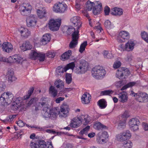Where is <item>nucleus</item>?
Instances as JSON below:
<instances>
[{"instance_id":"f257e3e1","label":"nucleus","mask_w":148,"mask_h":148,"mask_svg":"<svg viewBox=\"0 0 148 148\" xmlns=\"http://www.w3.org/2000/svg\"><path fill=\"white\" fill-rule=\"evenodd\" d=\"M69 108L66 105H63L61 107L60 112L58 108H54L49 109V112L43 113V117L50 118L51 119L56 118L59 115L60 116L66 117V114L69 112Z\"/></svg>"},{"instance_id":"f03ea898","label":"nucleus","mask_w":148,"mask_h":148,"mask_svg":"<svg viewBox=\"0 0 148 148\" xmlns=\"http://www.w3.org/2000/svg\"><path fill=\"white\" fill-rule=\"evenodd\" d=\"M106 74V71L102 66L99 65L95 66L92 69V76L97 79H101Z\"/></svg>"},{"instance_id":"7ed1b4c3","label":"nucleus","mask_w":148,"mask_h":148,"mask_svg":"<svg viewBox=\"0 0 148 148\" xmlns=\"http://www.w3.org/2000/svg\"><path fill=\"white\" fill-rule=\"evenodd\" d=\"M79 62V64L78 63V64L75 66V72L79 74L84 73L88 70V63L84 60H82Z\"/></svg>"},{"instance_id":"20e7f679","label":"nucleus","mask_w":148,"mask_h":148,"mask_svg":"<svg viewBox=\"0 0 148 148\" xmlns=\"http://www.w3.org/2000/svg\"><path fill=\"white\" fill-rule=\"evenodd\" d=\"M61 19H53L49 20L48 23L49 29L51 31H55L58 30L61 25Z\"/></svg>"},{"instance_id":"39448f33","label":"nucleus","mask_w":148,"mask_h":148,"mask_svg":"<svg viewBox=\"0 0 148 148\" xmlns=\"http://www.w3.org/2000/svg\"><path fill=\"white\" fill-rule=\"evenodd\" d=\"M131 136V134L129 130H127L122 133H120L116 136L117 140L119 141H125L129 139Z\"/></svg>"},{"instance_id":"423d86ee","label":"nucleus","mask_w":148,"mask_h":148,"mask_svg":"<svg viewBox=\"0 0 148 148\" xmlns=\"http://www.w3.org/2000/svg\"><path fill=\"white\" fill-rule=\"evenodd\" d=\"M0 97L3 103H10L12 101L14 96L11 92H5L2 94Z\"/></svg>"},{"instance_id":"0eeeda50","label":"nucleus","mask_w":148,"mask_h":148,"mask_svg":"<svg viewBox=\"0 0 148 148\" xmlns=\"http://www.w3.org/2000/svg\"><path fill=\"white\" fill-rule=\"evenodd\" d=\"M130 73V72L129 70L123 68V69L119 68L117 70L116 73V77L120 79H123L125 78L126 77L128 76Z\"/></svg>"},{"instance_id":"6e6552de","label":"nucleus","mask_w":148,"mask_h":148,"mask_svg":"<svg viewBox=\"0 0 148 148\" xmlns=\"http://www.w3.org/2000/svg\"><path fill=\"white\" fill-rule=\"evenodd\" d=\"M129 123L130 128L132 130L135 131L138 129L140 121L138 119L132 118L130 120Z\"/></svg>"},{"instance_id":"1a4fd4ad","label":"nucleus","mask_w":148,"mask_h":148,"mask_svg":"<svg viewBox=\"0 0 148 148\" xmlns=\"http://www.w3.org/2000/svg\"><path fill=\"white\" fill-rule=\"evenodd\" d=\"M129 38V35L128 32L124 31H121L117 37V40L119 43L125 42L126 40Z\"/></svg>"},{"instance_id":"9d476101","label":"nucleus","mask_w":148,"mask_h":148,"mask_svg":"<svg viewBox=\"0 0 148 148\" xmlns=\"http://www.w3.org/2000/svg\"><path fill=\"white\" fill-rule=\"evenodd\" d=\"M79 31L74 32L72 34V40L70 42L69 46L70 48H74L77 44L78 40L79 38Z\"/></svg>"},{"instance_id":"9b49d317","label":"nucleus","mask_w":148,"mask_h":148,"mask_svg":"<svg viewBox=\"0 0 148 148\" xmlns=\"http://www.w3.org/2000/svg\"><path fill=\"white\" fill-rule=\"evenodd\" d=\"M45 99V97H42L40 100L41 102H38L37 104V106L39 107V108H42L44 113L47 112L49 109L48 103L44 101Z\"/></svg>"},{"instance_id":"f8f14e48","label":"nucleus","mask_w":148,"mask_h":148,"mask_svg":"<svg viewBox=\"0 0 148 148\" xmlns=\"http://www.w3.org/2000/svg\"><path fill=\"white\" fill-rule=\"evenodd\" d=\"M136 100L140 102H146L148 101V95L145 92H139L136 98Z\"/></svg>"},{"instance_id":"ddd939ff","label":"nucleus","mask_w":148,"mask_h":148,"mask_svg":"<svg viewBox=\"0 0 148 148\" xmlns=\"http://www.w3.org/2000/svg\"><path fill=\"white\" fill-rule=\"evenodd\" d=\"M36 17L35 15H32L27 18L26 21L28 27H30L36 25L37 22Z\"/></svg>"},{"instance_id":"4468645a","label":"nucleus","mask_w":148,"mask_h":148,"mask_svg":"<svg viewBox=\"0 0 148 148\" xmlns=\"http://www.w3.org/2000/svg\"><path fill=\"white\" fill-rule=\"evenodd\" d=\"M70 21L75 27H77L78 29L81 27L82 23L81 21L80 18L79 16H73L70 19Z\"/></svg>"},{"instance_id":"2eb2a0df","label":"nucleus","mask_w":148,"mask_h":148,"mask_svg":"<svg viewBox=\"0 0 148 148\" xmlns=\"http://www.w3.org/2000/svg\"><path fill=\"white\" fill-rule=\"evenodd\" d=\"M22 99L21 97L16 98L15 101L14 100L12 103V108L14 110H17L22 106Z\"/></svg>"},{"instance_id":"dca6fc26","label":"nucleus","mask_w":148,"mask_h":148,"mask_svg":"<svg viewBox=\"0 0 148 148\" xmlns=\"http://www.w3.org/2000/svg\"><path fill=\"white\" fill-rule=\"evenodd\" d=\"M105 14L106 15H109L110 12L114 16H120L123 14L122 10H104Z\"/></svg>"},{"instance_id":"f3484780","label":"nucleus","mask_w":148,"mask_h":148,"mask_svg":"<svg viewBox=\"0 0 148 148\" xmlns=\"http://www.w3.org/2000/svg\"><path fill=\"white\" fill-rule=\"evenodd\" d=\"M91 95L87 92L85 93L81 97L82 102L84 104H88L90 103L91 99Z\"/></svg>"},{"instance_id":"a211bd4d","label":"nucleus","mask_w":148,"mask_h":148,"mask_svg":"<svg viewBox=\"0 0 148 148\" xmlns=\"http://www.w3.org/2000/svg\"><path fill=\"white\" fill-rule=\"evenodd\" d=\"M82 124L79 117H75L73 119L70 124V126L73 128H77Z\"/></svg>"},{"instance_id":"6ab92c4d","label":"nucleus","mask_w":148,"mask_h":148,"mask_svg":"<svg viewBox=\"0 0 148 148\" xmlns=\"http://www.w3.org/2000/svg\"><path fill=\"white\" fill-rule=\"evenodd\" d=\"M118 97L119 101L123 103L127 102L128 99L127 94L125 91H123L120 93L119 94Z\"/></svg>"},{"instance_id":"aec40b11","label":"nucleus","mask_w":148,"mask_h":148,"mask_svg":"<svg viewBox=\"0 0 148 148\" xmlns=\"http://www.w3.org/2000/svg\"><path fill=\"white\" fill-rule=\"evenodd\" d=\"M2 48L4 51L9 53L13 49V46L11 43L9 42H5L2 45Z\"/></svg>"},{"instance_id":"412c9836","label":"nucleus","mask_w":148,"mask_h":148,"mask_svg":"<svg viewBox=\"0 0 148 148\" xmlns=\"http://www.w3.org/2000/svg\"><path fill=\"white\" fill-rule=\"evenodd\" d=\"M19 31L20 32L21 36L25 38H27L31 34L30 31L26 28H21L19 30Z\"/></svg>"},{"instance_id":"4be33fe9","label":"nucleus","mask_w":148,"mask_h":148,"mask_svg":"<svg viewBox=\"0 0 148 148\" xmlns=\"http://www.w3.org/2000/svg\"><path fill=\"white\" fill-rule=\"evenodd\" d=\"M51 39V37L49 34H47L44 35L40 41V44L42 45H45L48 43Z\"/></svg>"},{"instance_id":"5701e85b","label":"nucleus","mask_w":148,"mask_h":148,"mask_svg":"<svg viewBox=\"0 0 148 148\" xmlns=\"http://www.w3.org/2000/svg\"><path fill=\"white\" fill-rule=\"evenodd\" d=\"M38 144V148H53L51 142L48 146H47L46 142L43 140H40Z\"/></svg>"},{"instance_id":"b1692460","label":"nucleus","mask_w":148,"mask_h":148,"mask_svg":"<svg viewBox=\"0 0 148 148\" xmlns=\"http://www.w3.org/2000/svg\"><path fill=\"white\" fill-rule=\"evenodd\" d=\"M7 75L8 77V80L11 82L15 81L16 79L14 75V72L11 69H9L7 73Z\"/></svg>"},{"instance_id":"393cba45","label":"nucleus","mask_w":148,"mask_h":148,"mask_svg":"<svg viewBox=\"0 0 148 148\" xmlns=\"http://www.w3.org/2000/svg\"><path fill=\"white\" fill-rule=\"evenodd\" d=\"M125 45L126 51H132L134 49L135 44L133 41L131 40H129Z\"/></svg>"},{"instance_id":"a878e982","label":"nucleus","mask_w":148,"mask_h":148,"mask_svg":"<svg viewBox=\"0 0 148 148\" xmlns=\"http://www.w3.org/2000/svg\"><path fill=\"white\" fill-rule=\"evenodd\" d=\"M78 117L82 123H83V124L85 125L87 124L89 122V118L88 117V115H82Z\"/></svg>"},{"instance_id":"bb28decb","label":"nucleus","mask_w":148,"mask_h":148,"mask_svg":"<svg viewBox=\"0 0 148 148\" xmlns=\"http://www.w3.org/2000/svg\"><path fill=\"white\" fill-rule=\"evenodd\" d=\"M72 53V51L70 50H69L65 52L61 56V58L62 60L65 61L69 58V57L71 55Z\"/></svg>"},{"instance_id":"cd10ccee","label":"nucleus","mask_w":148,"mask_h":148,"mask_svg":"<svg viewBox=\"0 0 148 148\" xmlns=\"http://www.w3.org/2000/svg\"><path fill=\"white\" fill-rule=\"evenodd\" d=\"M54 84L57 88H59L60 89H61L64 88V82L60 79L56 80Z\"/></svg>"},{"instance_id":"c85d7f7f","label":"nucleus","mask_w":148,"mask_h":148,"mask_svg":"<svg viewBox=\"0 0 148 148\" xmlns=\"http://www.w3.org/2000/svg\"><path fill=\"white\" fill-rule=\"evenodd\" d=\"M9 58H11L13 62L19 64L22 62V58L17 55H15L12 57L10 56Z\"/></svg>"},{"instance_id":"c756f323","label":"nucleus","mask_w":148,"mask_h":148,"mask_svg":"<svg viewBox=\"0 0 148 148\" xmlns=\"http://www.w3.org/2000/svg\"><path fill=\"white\" fill-rule=\"evenodd\" d=\"M93 127L96 129L99 130L105 129L106 128V127L105 125L102 124L99 122H98L94 124Z\"/></svg>"},{"instance_id":"7c9ffc66","label":"nucleus","mask_w":148,"mask_h":148,"mask_svg":"<svg viewBox=\"0 0 148 148\" xmlns=\"http://www.w3.org/2000/svg\"><path fill=\"white\" fill-rule=\"evenodd\" d=\"M21 47H22L23 50L24 51L30 49L32 48L31 45L29 42L28 41H26L23 43Z\"/></svg>"},{"instance_id":"2f4dec72","label":"nucleus","mask_w":148,"mask_h":148,"mask_svg":"<svg viewBox=\"0 0 148 148\" xmlns=\"http://www.w3.org/2000/svg\"><path fill=\"white\" fill-rule=\"evenodd\" d=\"M38 16L40 18H42L46 16L47 12L45 10H37Z\"/></svg>"},{"instance_id":"473e14b6","label":"nucleus","mask_w":148,"mask_h":148,"mask_svg":"<svg viewBox=\"0 0 148 148\" xmlns=\"http://www.w3.org/2000/svg\"><path fill=\"white\" fill-rule=\"evenodd\" d=\"M49 91V93L51 94L53 97H55L57 96L58 94L57 90L55 89V87L53 86H51L50 87Z\"/></svg>"},{"instance_id":"72a5a7b5","label":"nucleus","mask_w":148,"mask_h":148,"mask_svg":"<svg viewBox=\"0 0 148 148\" xmlns=\"http://www.w3.org/2000/svg\"><path fill=\"white\" fill-rule=\"evenodd\" d=\"M98 104L102 109L105 108L107 106V102L104 99H101L98 102Z\"/></svg>"},{"instance_id":"f704fd0d","label":"nucleus","mask_w":148,"mask_h":148,"mask_svg":"<svg viewBox=\"0 0 148 148\" xmlns=\"http://www.w3.org/2000/svg\"><path fill=\"white\" fill-rule=\"evenodd\" d=\"M95 3L90 1H88L86 3L87 9H95Z\"/></svg>"},{"instance_id":"c9c22d12","label":"nucleus","mask_w":148,"mask_h":148,"mask_svg":"<svg viewBox=\"0 0 148 148\" xmlns=\"http://www.w3.org/2000/svg\"><path fill=\"white\" fill-rule=\"evenodd\" d=\"M65 68H63L61 66H59L56 69V71L57 74L58 75H61V74L64 73V72H66L65 71Z\"/></svg>"},{"instance_id":"e433bc0d","label":"nucleus","mask_w":148,"mask_h":148,"mask_svg":"<svg viewBox=\"0 0 148 148\" xmlns=\"http://www.w3.org/2000/svg\"><path fill=\"white\" fill-rule=\"evenodd\" d=\"M123 146L124 148H132V143L130 140L125 141L123 143Z\"/></svg>"},{"instance_id":"4c0bfd02","label":"nucleus","mask_w":148,"mask_h":148,"mask_svg":"<svg viewBox=\"0 0 148 148\" xmlns=\"http://www.w3.org/2000/svg\"><path fill=\"white\" fill-rule=\"evenodd\" d=\"M39 52H38L34 51H32L30 55L32 59L35 60L37 59L38 57Z\"/></svg>"},{"instance_id":"58836bf2","label":"nucleus","mask_w":148,"mask_h":148,"mask_svg":"<svg viewBox=\"0 0 148 148\" xmlns=\"http://www.w3.org/2000/svg\"><path fill=\"white\" fill-rule=\"evenodd\" d=\"M87 45V41H84L81 45L79 49V51L81 53H82L85 50V48Z\"/></svg>"},{"instance_id":"ea45409f","label":"nucleus","mask_w":148,"mask_h":148,"mask_svg":"<svg viewBox=\"0 0 148 148\" xmlns=\"http://www.w3.org/2000/svg\"><path fill=\"white\" fill-rule=\"evenodd\" d=\"M45 58V53L39 52L38 57L37 58L39 60L40 62H43L44 61Z\"/></svg>"},{"instance_id":"a19ab883","label":"nucleus","mask_w":148,"mask_h":148,"mask_svg":"<svg viewBox=\"0 0 148 148\" xmlns=\"http://www.w3.org/2000/svg\"><path fill=\"white\" fill-rule=\"evenodd\" d=\"M125 119L123 121H120L118 125V127L119 129H123L125 127Z\"/></svg>"},{"instance_id":"79ce46f5","label":"nucleus","mask_w":148,"mask_h":148,"mask_svg":"<svg viewBox=\"0 0 148 148\" xmlns=\"http://www.w3.org/2000/svg\"><path fill=\"white\" fill-rule=\"evenodd\" d=\"M90 129V126L89 125L87 126L85 128H84L82 130H81L79 133L80 135H83L84 134L86 135L88 134V132Z\"/></svg>"},{"instance_id":"37998d69","label":"nucleus","mask_w":148,"mask_h":148,"mask_svg":"<svg viewBox=\"0 0 148 148\" xmlns=\"http://www.w3.org/2000/svg\"><path fill=\"white\" fill-rule=\"evenodd\" d=\"M75 67V64L74 62H73L69 63L65 67L66 69L65 71H67L69 69H74V67Z\"/></svg>"},{"instance_id":"c03bdc74","label":"nucleus","mask_w":148,"mask_h":148,"mask_svg":"<svg viewBox=\"0 0 148 148\" xmlns=\"http://www.w3.org/2000/svg\"><path fill=\"white\" fill-rule=\"evenodd\" d=\"M72 80L71 74L70 73H66V83L68 84H69L71 82Z\"/></svg>"},{"instance_id":"a18cd8bd","label":"nucleus","mask_w":148,"mask_h":148,"mask_svg":"<svg viewBox=\"0 0 148 148\" xmlns=\"http://www.w3.org/2000/svg\"><path fill=\"white\" fill-rule=\"evenodd\" d=\"M141 35L142 38L146 42H148V34L144 31L141 33Z\"/></svg>"},{"instance_id":"49530a36","label":"nucleus","mask_w":148,"mask_h":148,"mask_svg":"<svg viewBox=\"0 0 148 148\" xmlns=\"http://www.w3.org/2000/svg\"><path fill=\"white\" fill-rule=\"evenodd\" d=\"M21 8L24 9H32L31 5L29 3H24L21 7Z\"/></svg>"},{"instance_id":"de8ad7c7","label":"nucleus","mask_w":148,"mask_h":148,"mask_svg":"<svg viewBox=\"0 0 148 148\" xmlns=\"http://www.w3.org/2000/svg\"><path fill=\"white\" fill-rule=\"evenodd\" d=\"M34 90V88H30V89L28 91L27 94L24 96V99L26 100L28 99L33 93Z\"/></svg>"},{"instance_id":"09e8293b","label":"nucleus","mask_w":148,"mask_h":148,"mask_svg":"<svg viewBox=\"0 0 148 148\" xmlns=\"http://www.w3.org/2000/svg\"><path fill=\"white\" fill-rule=\"evenodd\" d=\"M20 12L21 14L25 16H27L31 13V10H20Z\"/></svg>"},{"instance_id":"8fccbe9b","label":"nucleus","mask_w":148,"mask_h":148,"mask_svg":"<svg viewBox=\"0 0 148 148\" xmlns=\"http://www.w3.org/2000/svg\"><path fill=\"white\" fill-rule=\"evenodd\" d=\"M39 142L32 141L30 144V147L31 148H38Z\"/></svg>"},{"instance_id":"3c124183","label":"nucleus","mask_w":148,"mask_h":148,"mask_svg":"<svg viewBox=\"0 0 148 148\" xmlns=\"http://www.w3.org/2000/svg\"><path fill=\"white\" fill-rule=\"evenodd\" d=\"M113 93V91L111 90H106L102 91L100 92V95L102 96L103 95H109L110 94H112Z\"/></svg>"},{"instance_id":"603ef678","label":"nucleus","mask_w":148,"mask_h":148,"mask_svg":"<svg viewBox=\"0 0 148 148\" xmlns=\"http://www.w3.org/2000/svg\"><path fill=\"white\" fill-rule=\"evenodd\" d=\"M77 31H79L77 29L75 31V28L71 26L68 28L67 32L68 34H70L72 32H73V33H74V32H77Z\"/></svg>"},{"instance_id":"864d4df0","label":"nucleus","mask_w":148,"mask_h":148,"mask_svg":"<svg viewBox=\"0 0 148 148\" xmlns=\"http://www.w3.org/2000/svg\"><path fill=\"white\" fill-rule=\"evenodd\" d=\"M104 25L105 27L108 29H110L111 28V23L109 20H107L105 21Z\"/></svg>"},{"instance_id":"5fc2aeb1","label":"nucleus","mask_w":148,"mask_h":148,"mask_svg":"<svg viewBox=\"0 0 148 148\" xmlns=\"http://www.w3.org/2000/svg\"><path fill=\"white\" fill-rule=\"evenodd\" d=\"M95 3L96 5L95 6V9H101L102 8V5L101 3L99 1H96Z\"/></svg>"},{"instance_id":"6e6d98bb","label":"nucleus","mask_w":148,"mask_h":148,"mask_svg":"<svg viewBox=\"0 0 148 148\" xmlns=\"http://www.w3.org/2000/svg\"><path fill=\"white\" fill-rule=\"evenodd\" d=\"M129 83L131 87L134 86H140V81H137L136 82H131Z\"/></svg>"},{"instance_id":"4d7b16f0","label":"nucleus","mask_w":148,"mask_h":148,"mask_svg":"<svg viewBox=\"0 0 148 148\" xmlns=\"http://www.w3.org/2000/svg\"><path fill=\"white\" fill-rule=\"evenodd\" d=\"M119 49L121 51H123L125 50L126 51V48L125 45L124 46L123 44H121L119 47Z\"/></svg>"},{"instance_id":"13d9d810","label":"nucleus","mask_w":148,"mask_h":148,"mask_svg":"<svg viewBox=\"0 0 148 148\" xmlns=\"http://www.w3.org/2000/svg\"><path fill=\"white\" fill-rule=\"evenodd\" d=\"M121 65V62L118 61L114 63L113 65V67L115 69H117L119 68Z\"/></svg>"},{"instance_id":"bf43d9fd","label":"nucleus","mask_w":148,"mask_h":148,"mask_svg":"<svg viewBox=\"0 0 148 148\" xmlns=\"http://www.w3.org/2000/svg\"><path fill=\"white\" fill-rule=\"evenodd\" d=\"M55 55V53L52 52H49L47 54V56L49 58H53Z\"/></svg>"},{"instance_id":"052dcab7","label":"nucleus","mask_w":148,"mask_h":148,"mask_svg":"<svg viewBox=\"0 0 148 148\" xmlns=\"http://www.w3.org/2000/svg\"><path fill=\"white\" fill-rule=\"evenodd\" d=\"M59 5L60 6V9H66L67 8V5L65 3H60Z\"/></svg>"},{"instance_id":"680f3d73","label":"nucleus","mask_w":148,"mask_h":148,"mask_svg":"<svg viewBox=\"0 0 148 148\" xmlns=\"http://www.w3.org/2000/svg\"><path fill=\"white\" fill-rule=\"evenodd\" d=\"M18 125L20 127H22L25 126V123L21 120H20L17 121V123Z\"/></svg>"},{"instance_id":"e2e57ef3","label":"nucleus","mask_w":148,"mask_h":148,"mask_svg":"<svg viewBox=\"0 0 148 148\" xmlns=\"http://www.w3.org/2000/svg\"><path fill=\"white\" fill-rule=\"evenodd\" d=\"M101 137L104 138L105 139H107L108 138V135L107 132L106 131H104L102 134L101 136Z\"/></svg>"},{"instance_id":"0e129e2a","label":"nucleus","mask_w":148,"mask_h":148,"mask_svg":"<svg viewBox=\"0 0 148 148\" xmlns=\"http://www.w3.org/2000/svg\"><path fill=\"white\" fill-rule=\"evenodd\" d=\"M36 99L35 97L32 98L27 103V106H30L34 103L35 100L36 101Z\"/></svg>"},{"instance_id":"69168bd1","label":"nucleus","mask_w":148,"mask_h":148,"mask_svg":"<svg viewBox=\"0 0 148 148\" xmlns=\"http://www.w3.org/2000/svg\"><path fill=\"white\" fill-rule=\"evenodd\" d=\"M87 10H82L81 12L84 16L88 18L89 17V16L87 13Z\"/></svg>"},{"instance_id":"338daca9","label":"nucleus","mask_w":148,"mask_h":148,"mask_svg":"<svg viewBox=\"0 0 148 148\" xmlns=\"http://www.w3.org/2000/svg\"><path fill=\"white\" fill-rule=\"evenodd\" d=\"M92 13L95 15L99 14L101 12L102 10H92Z\"/></svg>"},{"instance_id":"774afa93","label":"nucleus","mask_w":148,"mask_h":148,"mask_svg":"<svg viewBox=\"0 0 148 148\" xmlns=\"http://www.w3.org/2000/svg\"><path fill=\"white\" fill-rule=\"evenodd\" d=\"M59 4L60 2H58L54 4L53 8V9H60Z\"/></svg>"}]
</instances>
